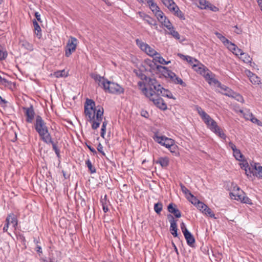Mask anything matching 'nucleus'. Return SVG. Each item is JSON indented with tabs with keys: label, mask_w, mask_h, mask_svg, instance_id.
Returning <instances> with one entry per match:
<instances>
[{
	"label": "nucleus",
	"mask_w": 262,
	"mask_h": 262,
	"mask_svg": "<svg viewBox=\"0 0 262 262\" xmlns=\"http://www.w3.org/2000/svg\"><path fill=\"white\" fill-rule=\"evenodd\" d=\"M195 206L203 213L207 206L202 202L199 201Z\"/></svg>",
	"instance_id": "nucleus-49"
},
{
	"label": "nucleus",
	"mask_w": 262,
	"mask_h": 262,
	"mask_svg": "<svg viewBox=\"0 0 262 262\" xmlns=\"http://www.w3.org/2000/svg\"><path fill=\"white\" fill-rule=\"evenodd\" d=\"M236 100L238 101H239V102H244V99H243V97L241 95H239V94L236 95Z\"/></svg>",
	"instance_id": "nucleus-63"
},
{
	"label": "nucleus",
	"mask_w": 262,
	"mask_h": 262,
	"mask_svg": "<svg viewBox=\"0 0 262 262\" xmlns=\"http://www.w3.org/2000/svg\"><path fill=\"white\" fill-rule=\"evenodd\" d=\"M215 34L216 37L223 42V43L227 47L228 45L231 42L228 39H227L224 36L222 35L220 33L216 32Z\"/></svg>",
	"instance_id": "nucleus-29"
},
{
	"label": "nucleus",
	"mask_w": 262,
	"mask_h": 262,
	"mask_svg": "<svg viewBox=\"0 0 262 262\" xmlns=\"http://www.w3.org/2000/svg\"><path fill=\"white\" fill-rule=\"evenodd\" d=\"M139 15L141 18L143 19V20H145L147 18L146 17L149 16L146 14L141 12H139Z\"/></svg>",
	"instance_id": "nucleus-60"
},
{
	"label": "nucleus",
	"mask_w": 262,
	"mask_h": 262,
	"mask_svg": "<svg viewBox=\"0 0 262 262\" xmlns=\"http://www.w3.org/2000/svg\"><path fill=\"white\" fill-rule=\"evenodd\" d=\"M10 224L9 223V219H6V224L3 228V231L4 232H7Z\"/></svg>",
	"instance_id": "nucleus-57"
},
{
	"label": "nucleus",
	"mask_w": 262,
	"mask_h": 262,
	"mask_svg": "<svg viewBox=\"0 0 262 262\" xmlns=\"http://www.w3.org/2000/svg\"><path fill=\"white\" fill-rule=\"evenodd\" d=\"M241 56L243 60L246 63H249L251 61V58L248 54L246 53L243 52L241 54Z\"/></svg>",
	"instance_id": "nucleus-43"
},
{
	"label": "nucleus",
	"mask_w": 262,
	"mask_h": 262,
	"mask_svg": "<svg viewBox=\"0 0 262 262\" xmlns=\"http://www.w3.org/2000/svg\"><path fill=\"white\" fill-rule=\"evenodd\" d=\"M147 64L149 67V71L150 72H161L162 69H164V67L160 65H157L154 61L149 60L146 62Z\"/></svg>",
	"instance_id": "nucleus-15"
},
{
	"label": "nucleus",
	"mask_w": 262,
	"mask_h": 262,
	"mask_svg": "<svg viewBox=\"0 0 262 262\" xmlns=\"http://www.w3.org/2000/svg\"><path fill=\"white\" fill-rule=\"evenodd\" d=\"M146 18H147L144 21L150 26H155L156 29H157L158 27L156 20L155 19L150 17L149 16L146 17Z\"/></svg>",
	"instance_id": "nucleus-35"
},
{
	"label": "nucleus",
	"mask_w": 262,
	"mask_h": 262,
	"mask_svg": "<svg viewBox=\"0 0 262 262\" xmlns=\"http://www.w3.org/2000/svg\"><path fill=\"white\" fill-rule=\"evenodd\" d=\"M250 121L253 123L256 124L259 126H262V122L258 119H257L256 118H255L254 115L250 119Z\"/></svg>",
	"instance_id": "nucleus-53"
},
{
	"label": "nucleus",
	"mask_w": 262,
	"mask_h": 262,
	"mask_svg": "<svg viewBox=\"0 0 262 262\" xmlns=\"http://www.w3.org/2000/svg\"><path fill=\"white\" fill-rule=\"evenodd\" d=\"M134 73H136V75L139 77L141 80H144L145 81H148V79H150V77H148L147 76H146L142 71L140 70H135L134 71Z\"/></svg>",
	"instance_id": "nucleus-31"
},
{
	"label": "nucleus",
	"mask_w": 262,
	"mask_h": 262,
	"mask_svg": "<svg viewBox=\"0 0 262 262\" xmlns=\"http://www.w3.org/2000/svg\"><path fill=\"white\" fill-rule=\"evenodd\" d=\"M179 56L183 59L186 60L188 63L191 64L192 66L193 64L196 63V62L199 63V60L190 56L184 55L181 54H179Z\"/></svg>",
	"instance_id": "nucleus-28"
},
{
	"label": "nucleus",
	"mask_w": 262,
	"mask_h": 262,
	"mask_svg": "<svg viewBox=\"0 0 262 262\" xmlns=\"http://www.w3.org/2000/svg\"><path fill=\"white\" fill-rule=\"evenodd\" d=\"M35 16L38 21L41 22L40 15L38 12L35 13Z\"/></svg>",
	"instance_id": "nucleus-64"
},
{
	"label": "nucleus",
	"mask_w": 262,
	"mask_h": 262,
	"mask_svg": "<svg viewBox=\"0 0 262 262\" xmlns=\"http://www.w3.org/2000/svg\"><path fill=\"white\" fill-rule=\"evenodd\" d=\"M25 112V115L26 116V121L28 123H32L34 118L35 112L32 105L29 107H24L23 108Z\"/></svg>",
	"instance_id": "nucleus-12"
},
{
	"label": "nucleus",
	"mask_w": 262,
	"mask_h": 262,
	"mask_svg": "<svg viewBox=\"0 0 262 262\" xmlns=\"http://www.w3.org/2000/svg\"><path fill=\"white\" fill-rule=\"evenodd\" d=\"M181 189L182 191L186 195L189 196L191 193L190 191L183 185L181 184Z\"/></svg>",
	"instance_id": "nucleus-51"
},
{
	"label": "nucleus",
	"mask_w": 262,
	"mask_h": 262,
	"mask_svg": "<svg viewBox=\"0 0 262 262\" xmlns=\"http://www.w3.org/2000/svg\"><path fill=\"white\" fill-rule=\"evenodd\" d=\"M97 148L99 152L101 153L103 155H104V156L105 155V153L103 150V147L101 143H99Z\"/></svg>",
	"instance_id": "nucleus-55"
},
{
	"label": "nucleus",
	"mask_w": 262,
	"mask_h": 262,
	"mask_svg": "<svg viewBox=\"0 0 262 262\" xmlns=\"http://www.w3.org/2000/svg\"><path fill=\"white\" fill-rule=\"evenodd\" d=\"M219 88H221L222 90L226 92V93H224V95L228 96L229 97H233V96L231 95L232 92L231 90L229 89L228 87L226 86V85H222L221 84V86H219Z\"/></svg>",
	"instance_id": "nucleus-40"
},
{
	"label": "nucleus",
	"mask_w": 262,
	"mask_h": 262,
	"mask_svg": "<svg viewBox=\"0 0 262 262\" xmlns=\"http://www.w3.org/2000/svg\"><path fill=\"white\" fill-rule=\"evenodd\" d=\"M163 5L168 9L172 7L176 3L173 0H160Z\"/></svg>",
	"instance_id": "nucleus-39"
},
{
	"label": "nucleus",
	"mask_w": 262,
	"mask_h": 262,
	"mask_svg": "<svg viewBox=\"0 0 262 262\" xmlns=\"http://www.w3.org/2000/svg\"><path fill=\"white\" fill-rule=\"evenodd\" d=\"M229 146L232 149L233 151L237 149L236 146L232 142H229Z\"/></svg>",
	"instance_id": "nucleus-62"
},
{
	"label": "nucleus",
	"mask_w": 262,
	"mask_h": 262,
	"mask_svg": "<svg viewBox=\"0 0 262 262\" xmlns=\"http://www.w3.org/2000/svg\"><path fill=\"white\" fill-rule=\"evenodd\" d=\"M172 82L175 84H180L183 87H185L186 86V84L183 81V80L177 75H176V77L174 78Z\"/></svg>",
	"instance_id": "nucleus-38"
},
{
	"label": "nucleus",
	"mask_w": 262,
	"mask_h": 262,
	"mask_svg": "<svg viewBox=\"0 0 262 262\" xmlns=\"http://www.w3.org/2000/svg\"><path fill=\"white\" fill-rule=\"evenodd\" d=\"M249 80L253 84H259L260 83V79L256 75L252 77Z\"/></svg>",
	"instance_id": "nucleus-48"
},
{
	"label": "nucleus",
	"mask_w": 262,
	"mask_h": 262,
	"mask_svg": "<svg viewBox=\"0 0 262 262\" xmlns=\"http://www.w3.org/2000/svg\"><path fill=\"white\" fill-rule=\"evenodd\" d=\"M104 90L110 93L121 94L124 92V89L120 85L115 82H112L107 80L105 83Z\"/></svg>",
	"instance_id": "nucleus-5"
},
{
	"label": "nucleus",
	"mask_w": 262,
	"mask_h": 262,
	"mask_svg": "<svg viewBox=\"0 0 262 262\" xmlns=\"http://www.w3.org/2000/svg\"><path fill=\"white\" fill-rule=\"evenodd\" d=\"M54 76L57 78L67 77V74L66 73L64 70L61 71H58L54 73Z\"/></svg>",
	"instance_id": "nucleus-46"
},
{
	"label": "nucleus",
	"mask_w": 262,
	"mask_h": 262,
	"mask_svg": "<svg viewBox=\"0 0 262 262\" xmlns=\"http://www.w3.org/2000/svg\"><path fill=\"white\" fill-rule=\"evenodd\" d=\"M244 117L246 120H250L253 115L249 112H247V114H244Z\"/></svg>",
	"instance_id": "nucleus-58"
},
{
	"label": "nucleus",
	"mask_w": 262,
	"mask_h": 262,
	"mask_svg": "<svg viewBox=\"0 0 262 262\" xmlns=\"http://www.w3.org/2000/svg\"><path fill=\"white\" fill-rule=\"evenodd\" d=\"M155 15L158 19V21L162 20L163 19H165V15L164 13L160 10V9L158 10L155 13H154Z\"/></svg>",
	"instance_id": "nucleus-37"
},
{
	"label": "nucleus",
	"mask_w": 262,
	"mask_h": 262,
	"mask_svg": "<svg viewBox=\"0 0 262 262\" xmlns=\"http://www.w3.org/2000/svg\"><path fill=\"white\" fill-rule=\"evenodd\" d=\"M167 29L168 30V34L171 35L176 39L179 40L180 39V34L178 33V31H176L172 24L171 25V26L167 28Z\"/></svg>",
	"instance_id": "nucleus-26"
},
{
	"label": "nucleus",
	"mask_w": 262,
	"mask_h": 262,
	"mask_svg": "<svg viewBox=\"0 0 262 262\" xmlns=\"http://www.w3.org/2000/svg\"><path fill=\"white\" fill-rule=\"evenodd\" d=\"M34 127L37 133L48 130V127L46 125V123L43 120L42 117L39 115L36 117L35 123Z\"/></svg>",
	"instance_id": "nucleus-9"
},
{
	"label": "nucleus",
	"mask_w": 262,
	"mask_h": 262,
	"mask_svg": "<svg viewBox=\"0 0 262 262\" xmlns=\"http://www.w3.org/2000/svg\"><path fill=\"white\" fill-rule=\"evenodd\" d=\"M205 215H207L210 217L213 218V219H216V217L215 216V214L213 213V212L211 210V209L209 208L208 206H207L206 208H205V210L203 212Z\"/></svg>",
	"instance_id": "nucleus-42"
},
{
	"label": "nucleus",
	"mask_w": 262,
	"mask_h": 262,
	"mask_svg": "<svg viewBox=\"0 0 262 262\" xmlns=\"http://www.w3.org/2000/svg\"><path fill=\"white\" fill-rule=\"evenodd\" d=\"M33 24L34 28V32L36 35L37 36L38 38H40L42 34H41V29L39 24L37 23L35 19L33 20Z\"/></svg>",
	"instance_id": "nucleus-27"
},
{
	"label": "nucleus",
	"mask_w": 262,
	"mask_h": 262,
	"mask_svg": "<svg viewBox=\"0 0 262 262\" xmlns=\"http://www.w3.org/2000/svg\"><path fill=\"white\" fill-rule=\"evenodd\" d=\"M152 138L155 141L164 146L163 143H164V141L165 136H159L158 134L157 133H155V134L152 136Z\"/></svg>",
	"instance_id": "nucleus-30"
},
{
	"label": "nucleus",
	"mask_w": 262,
	"mask_h": 262,
	"mask_svg": "<svg viewBox=\"0 0 262 262\" xmlns=\"http://www.w3.org/2000/svg\"><path fill=\"white\" fill-rule=\"evenodd\" d=\"M183 234L188 245L190 247H193V245L195 243V239L192 234L189 231H185V233H183Z\"/></svg>",
	"instance_id": "nucleus-20"
},
{
	"label": "nucleus",
	"mask_w": 262,
	"mask_h": 262,
	"mask_svg": "<svg viewBox=\"0 0 262 262\" xmlns=\"http://www.w3.org/2000/svg\"><path fill=\"white\" fill-rule=\"evenodd\" d=\"M205 79L209 84H213L216 85L217 87L221 86V83L217 79L214 78V75L211 72H208L206 75Z\"/></svg>",
	"instance_id": "nucleus-17"
},
{
	"label": "nucleus",
	"mask_w": 262,
	"mask_h": 262,
	"mask_svg": "<svg viewBox=\"0 0 262 262\" xmlns=\"http://www.w3.org/2000/svg\"><path fill=\"white\" fill-rule=\"evenodd\" d=\"M233 152V156L238 161H242L243 158V155L242 154L241 151L237 149Z\"/></svg>",
	"instance_id": "nucleus-41"
},
{
	"label": "nucleus",
	"mask_w": 262,
	"mask_h": 262,
	"mask_svg": "<svg viewBox=\"0 0 262 262\" xmlns=\"http://www.w3.org/2000/svg\"><path fill=\"white\" fill-rule=\"evenodd\" d=\"M227 48L236 56L239 55H241L243 52V51L241 49L238 48L237 46L232 42L229 44V45L227 46Z\"/></svg>",
	"instance_id": "nucleus-22"
},
{
	"label": "nucleus",
	"mask_w": 262,
	"mask_h": 262,
	"mask_svg": "<svg viewBox=\"0 0 262 262\" xmlns=\"http://www.w3.org/2000/svg\"><path fill=\"white\" fill-rule=\"evenodd\" d=\"M167 210L169 212L172 213L177 218L181 217V212L177 208V205L173 203H170L167 207Z\"/></svg>",
	"instance_id": "nucleus-18"
},
{
	"label": "nucleus",
	"mask_w": 262,
	"mask_h": 262,
	"mask_svg": "<svg viewBox=\"0 0 262 262\" xmlns=\"http://www.w3.org/2000/svg\"><path fill=\"white\" fill-rule=\"evenodd\" d=\"M209 2L206 0H199V6L201 9H207V7L208 6V4Z\"/></svg>",
	"instance_id": "nucleus-50"
},
{
	"label": "nucleus",
	"mask_w": 262,
	"mask_h": 262,
	"mask_svg": "<svg viewBox=\"0 0 262 262\" xmlns=\"http://www.w3.org/2000/svg\"><path fill=\"white\" fill-rule=\"evenodd\" d=\"M142 91L147 97L161 95L168 98H173L172 94L168 90L163 88L154 78L148 79L146 87L142 88Z\"/></svg>",
	"instance_id": "nucleus-2"
},
{
	"label": "nucleus",
	"mask_w": 262,
	"mask_h": 262,
	"mask_svg": "<svg viewBox=\"0 0 262 262\" xmlns=\"http://www.w3.org/2000/svg\"><path fill=\"white\" fill-rule=\"evenodd\" d=\"M91 77L95 80V81L98 83L99 86L104 89L105 86V83L107 82V80L103 77H101L99 75L97 74H92L91 75Z\"/></svg>",
	"instance_id": "nucleus-16"
},
{
	"label": "nucleus",
	"mask_w": 262,
	"mask_h": 262,
	"mask_svg": "<svg viewBox=\"0 0 262 262\" xmlns=\"http://www.w3.org/2000/svg\"><path fill=\"white\" fill-rule=\"evenodd\" d=\"M21 46L24 47L25 49L29 50L32 51L33 50V47L32 44L29 43L28 41L26 40H23L21 41Z\"/></svg>",
	"instance_id": "nucleus-33"
},
{
	"label": "nucleus",
	"mask_w": 262,
	"mask_h": 262,
	"mask_svg": "<svg viewBox=\"0 0 262 262\" xmlns=\"http://www.w3.org/2000/svg\"><path fill=\"white\" fill-rule=\"evenodd\" d=\"M195 110L201 117L202 120L206 125L207 127L213 133L222 139H225L226 135L224 133L222 129L217 125L215 120L211 118L200 106L196 105Z\"/></svg>",
	"instance_id": "nucleus-3"
},
{
	"label": "nucleus",
	"mask_w": 262,
	"mask_h": 262,
	"mask_svg": "<svg viewBox=\"0 0 262 262\" xmlns=\"http://www.w3.org/2000/svg\"><path fill=\"white\" fill-rule=\"evenodd\" d=\"M78 43V40L74 37L70 36L65 47V56L69 57L75 51Z\"/></svg>",
	"instance_id": "nucleus-6"
},
{
	"label": "nucleus",
	"mask_w": 262,
	"mask_h": 262,
	"mask_svg": "<svg viewBox=\"0 0 262 262\" xmlns=\"http://www.w3.org/2000/svg\"><path fill=\"white\" fill-rule=\"evenodd\" d=\"M136 42L138 46L150 56H154L159 55L156 51L150 47L148 44L143 42L139 39H137Z\"/></svg>",
	"instance_id": "nucleus-7"
},
{
	"label": "nucleus",
	"mask_w": 262,
	"mask_h": 262,
	"mask_svg": "<svg viewBox=\"0 0 262 262\" xmlns=\"http://www.w3.org/2000/svg\"><path fill=\"white\" fill-rule=\"evenodd\" d=\"M188 199L194 206H195L198 203V202L200 201L192 193L190 195L188 196Z\"/></svg>",
	"instance_id": "nucleus-47"
},
{
	"label": "nucleus",
	"mask_w": 262,
	"mask_h": 262,
	"mask_svg": "<svg viewBox=\"0 0 262 262\" xmlns=\"http://www.w3.org/2000/svg\"><path fill=\"white\" fill-rule=\"evenodd\" d=\"M180 227H181V230L183 232V233H185V231H189L186 227V225L184 223L182 222L181 225H180Z\"/></svg>",
	"instance_id": "nucleus-59"
},
{
	"label": "nucleus",
	"mask_w": 262,
	"mask_h": 262,
	"mask_svg": "<svg viewBox=\"0 0 262 262\" xmlns=\"http://www.w3.org/2000/svg\"><path fill=\"white\" fill-rule=\"evenodd\" d=\"M168 218L169 219V221L170 224V232L171 234L174 236V237H177L178 236V233H177V220H175L174 217L171 214H168L167 215Z\"/></svg>",
	"instance_id": "nucleus-14"
},
{
	"label": "nucleus",
	"mask_w": 262,
	"mask_h": 262,
	"mask_svg": "<svg viewBox=\"0 0 262 262\" xmlns=\"http://www.w3.org/2000/svg\"><path fill=\"white\" fill-rule=\"evenodd\" d=\"M163 205L161 202L156 203L154 205V210L157 214H160L162 210Z\"/></svg>",
	"instance_id": "nucleus-44"
},
{
	"label": "nucleus",
	"mask_w": 262,
	"mask_h": 262,
	"mask_svg": "<svg viewBox=\"0 0 262 262\" xmlns=\"http://www.w3.org/2000/svg\"><path fill=\"white\" fill-rule=\"evenodd\" d=\"M238 192L234 191L230 193V195L234 196V199L237 201H241L242 203L252 204L251 200L248 196H245L243 191L240 190L239 187L237 188Z\"/></svg>",
	"instance_id": "nucleus-8"
},
{
	"label": "nucleus",
	"mask_w": 262,
	"mask_h": 262,
	"mask_svg": "<svg viewBox=\"0 0 262 262\" xmlns=\"http://www.w3.org/2000/svg\"><path fill=\"white\" fill-rule=\"evenodd\" d=\"M161 73L166 78H169L170 80H171V81L173 80L176 75L174 73L168 70L167 68L165 67H164V69H162Z\"/></svg>",
	"instance_id": "nucleus-21"
},
{
	"label": "nucleus",
	"mask_w": 262,
	"mask_h": 262,
	"mask_svg": "<svg viewBox=\"0 0 262 262\" xmlns=\"http://www.w3.org/2000/svg\"><path fill=\"white\" fill-rule=\"evenodd\" d=\"M0 82L2 84L5 86H7L9 84L10 81L7 79L3 78L2 79H1Z\"/></svg>",
	"instance_id": "nucleus-56"
},
{
	"label": "nucleus",
	"mask_w": 262,
	"mask_h": 262,
	"mask_svg": "<svg viewBox=\"0 0 262 262\" xmlns=\"http://www.w3.org/2000/svg\"><path fill=\"white\" fill-rule=\"evenodd\" d=\"M41 140L47 144H51L53 149L55 151L57 157H60V150L58 148L57 144L53 142L51 135L48 130L38 133Z\"/></svg>",
	"instance_id": "nucleus-4"
},
{
	"label": "nucleus",
	"mask_w": 262,
	"mask_h": 262,
	"mask_svg": "<svg viewBox=\"0 0 262 262\" xmlns=\"http://www.w3.org/2000/svg\"><path fill=\"white\" fill-rule=\"evenodd\" d=\"M169 10L180 19L182 20H184L185 19L184 13L180 10L176 4L169 8Z\"/></svg>",
	"instance_id": "nucleus-19"
},
{
	"label": "nucleus",
	"mask_w": 262,
	"mask_h": 262,
	"mask_svg": "<svg viewBox=\"0 0 262 262\" xmlns=\"http://www.w3.org/2000/svg\"><path fill=\"white\" fill-rule=\"evenodd\" d=\"M86 145L88 147V148L90 149V150L93 153L94 155H95L97 154L96 150L94 148L92 147L90 145H88L86 143Z\"/></svg>",
	"instance_id": "nucleus-61"
},
{
	"label": "nucleus",
	"mask_w": 262,
	"mask_h": 262,
	"mask_svg": "<svg viewBox=\"0 0 262 262\" xmlns=\"http://www.w3.org/2000/svg\"><path fill=\"white\" fill-rule=\"evenodd\" d=\"M164 141V146L168 149H171V148H174L176 147V145L174 144V140L171 138H169L165 136Z\"/></svg>",
	"instance_id": "nucleus-23"
},
{
	"label": "nucleus",
	"mask_w": 262,
	"mask_h": 262,
	"mask_svg": "<svg viewBox=\"0 0 262 262\" xmlns=\"http://www.w3.org/2000/svg\"><path fill=\"white\" fill-rule=\"evenodd\" d=\"M85 164L86 165L89 170L90 171L91 173H94L96 172V169L92 164L91 161L89 159L85 161Z\"/></svg>",
	"instance_id": "nucleus-34"
},
{
	"label": "nucleus",
	"mask_w": 262,
	"mask_h": 262,
	"mask_svg": "<svg viewBox=\"0 0 262 262\" xmlns=\"http://www.w3.org/2000/svg\"><path fill=\"white\" fill-rule=\"evenodd\" d=\"M6 219H9V223L12 224L13 227L16 229L18 224V220L16 216L14 213H10L8 215Z\"/></svg>",
	"instance_id": "nucleus-24"
},
{
	"label": "nucleus",
	"mask_w": 262,
	"mask_h": 262,
	"mask_svg": "<svg viewBox=\"0 0 262 262\" xmlns=\"http://www.w3.org/2000/svg\"><path fill=\"white\" fill-rule=\"evenodd\" d=\"M170 61H166L161 56L160 58H159V63L160 64H168L169 63H170Z\"/></svg>",
	"instance_id": "nucleus-54"
},
{
	"label": "nucleus",
	"mask_w": 262,
	"mask_h": 262,
	"mask_svg": "<svg viewBox=\"0 0 262 262\" xmlns=\"http://www.w3.org/2000/svg\"><path fill=\"white\" fill-rule=\"evenodd\" d=\"M159 22L161 24V25L165 27L166 28H167L171 26V25H172L171 23L167 18L166 16H165V19H163L162 20L159 21Z\"/></svg>",
	"instance_id": "nucleus-45"
},
{
	"label": "nucleus",
	"mask_w": 262,
	"mask_h": 262,
	"mask_svg": "<svg viewBox=\"0 0 262 262\" xmlns=\"http://www.w3.org/2000/svg\"><path fill=\"white\" fill-rule=\"evenodd\" d=\"M207 9H209L213 12H217L219 11V8L217 7L212 5L209 2L208 4V6L207 7Z\"/></svg>",
	"instance_id": "nucleus-52"
},
{
	"label": "nucleus",
	"mask_w": 262,
	"mask_h": 262,
	"mask_svg": "<svg viewBox=\"0 0 262 262\" xmlns=\"http://www.w3.org/2000/svg\"><path fill=\"white\" fill-rule=\"evenodd\" d=\"M192 69L198 73L202 75L205 78L208 72H211L199 61V63L196 62L192 65Z\"/></svg>",
	"instance_id": "nucleus-11"
},
{
	"label": "nucleus",
	"mask_w": 262,
	"mask_h": 262,
	"mask_svg": "<svg viewBox=\"0 0 262 262\" xmlns=\"http://www.w3.org/2000/svg\"><path fill=\"white\" fill-rule=\"evenodd\" d=\"M147 4L154 13L160 9L159 7L158 6L157 4L155 3L154 0H149Z\"/></svg>",
	"instance_id": "nucleus-32"
},
{
	"label": "nucleus",
	"mask_w": 262,
	"mask_h": 262,
	"mask_svg": "<svg viewBox=\"0 0 262 262\" xmlns=\"http://www.w3.org/2000/svg\"><path fill=\"white\" fill-rule=\"evenodd\" d=\"M160 96H161V95H155L148 98L150 101L153 102L157 107L161 110H165L167 108V105Z\"/></svg>",
	"instance_id": "nucleus-10"
},
{
	"label": "nucleus",
	"mask_w": 262,
	"mask_h": 262,
	"mask_svg": "<svg viewBox=\"0 0 262 262\" xmlns=\"http://www.w3.org/2000/svg\"><path fill=\"white\" fill-rule=\"evenodd\" d=\"M8 56L7 51L0 45V61L5 60Z\"/></svg>",
	"instance_id": "nucleus-36"
},
{
	"label": "nucleus",
	"mask_w": 262,
	"mask_h": 262,
	"mask_svg": "<svg viewBox=\"0 0 262 262\" xmlns=\"http://www.w3.org/2000/svg\"><path fill=\"white\" fill-rule=\"evenodd\" d=\"M251 167L249 168L250 174L253 173L254 176L259 178H262V166L254 163L253 164H251Z\"/></svg>",
	"instance_id": "nucleus-13"
},
{
	"label": "nucleus",
	"mask_w": 262,
	"mask_h": 262,
	"mask_svg": "<svg viewBox=\"0 0 262 262\" xmlns=\"http://www.w3.org/2000/svg\"><path fill=\"white\" fill-rule=\"evenodd\" d=\"M104 110L102 106H96L95 102L92 99L87 98L84 104V113L89 117V121L92 123L93 129L98 128L102 121Z\"/></svg>",
	"instance_id": "nucleus-1"
},
{
	"label": "nucleus",
	"mask_w": 262,
	"mask_h": 262,
	"mask_svg": "<svg viewBox=\"0 0 262 262\" xmlns=\"http://www.w3.org/2000/svg\"><path fill=\"white\" fill-rule=\"evenodd\" d=\"M169 162V159L166 157H160L155 161L156 163L160 164L163 168L166 167L168 165Z\"/></svg>",
	"instance_id": "nucleus-25"
}]
</instances>
